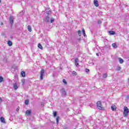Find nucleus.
Listing matches in <instances>:
<instances>
[{
  "label": "nucleus",
  "instance_id": "31",
  "mask_svg": "<svg viewBox=\"0 0 129 129\" xmlns=\"http://www.w3.org/2000/svg\"><path fill=\"white\" fill-rule=\"evenodd\" d=\"M62 82H63V83H64V84H67V82L65 79H63Z\"/></svg>",
  "mask_w": 129,
  "mask_h": 129
},
{
  "label": "nucleus",
  "instance_id": "19",
  "mask_svg": "<svg viewBox=\"0 0 129 129\" xmlns=\"http://www.w3.org/2000/svg\"><path fill=\"white\" fill-rule=\"evenodd\" d=\"M38 48H39V49H41V50L43 49V47L42 46V45L40 43L38 44Z\"/></svg>",
  "mask_w": 129,
  "mask_h": 129
},
{
  "label": "nucleus",
  "instance_id": "15",
  "mask_svg": "<svg viewBox=\"0 0 129 129\" xmlns=\"http://www.w3.org/2000/svg\"><path fill=\"white\" fill-rule=\"evenodd\" d=\"M27 29H28L29 32H32V27H31V26L28 25L27 26Z\"/></svg>",
  "mask_w": 129,
  "mask_h": 129
},
{
  "label": "nucleus",
  "instance_id": "3",
  "mask_svg": "<svg viewBox=\"0 0 129 129\" xmlns=\"http://www.w3.org/2000/svg\"><path fill=\"white\" fill-rule=\"evenodd\" d=\"M45 74V71L44 69H41L40 71V80H43V76H44V74Z\"/></svg>",
  "mask_w": 129,
  "mask_h": 129
},
{
  "label": "nucleus",
  "instance_id": "10",
  "mask_svg": "<svg viewBox=\"0 0 129 129\" xmlns=\"http://www.w3.org/2000/svg\"><path fill=\"white\" fill-rule=\"evenodd\" d=\"M108 33H109V35H115V32H114L113 31H108Z\"/></svg>",
  "mask_w": 129,
  "mask_h": 129
},
{
  "label": "nucleus",
  "instance_id": "37",
  "mask_svg": "<svg viewBox=\"0 0 129 129\" xmlns=\"http://www.w3.org/2000/svg\"><path fill=\"white\" fill-rule=\"evenodd\" d=\"M17 111H19V110H20V107H18L17 108Z\"/></svg>",
  "mask_w": 129,
  "mask_h": 129
},
{
  "label": "nucleus",
  "instance_id": "29",
  "mask_svg": "<svg viewBox=\"0 0 129 129\" xmlns=\"http://www.w3.org/2000/svg\"><path fill=\"white\" fill-rule=\"evenodd\" d=\"M78 35H79V36H81V31H80V30H79L78 31Z\"/></svg>",
  "mask_w": 129,
  "mask_h": 129
},
{
  "label": "nucleus",
  "instance_id": "41",
  "mask_svg": "<svg viewBox=\"0 0 129 129\" xmlns=\"http://www.w3.org/2000/svg\"><path fill=\"white\" fill-rule=\"evenodd\" d=\"M78 41H81V38H78Z\"/></svg>",
  "mask_w": 129,
  "mask_h": 129
},
{
  "label": "nucleus",
  "instance_id": "11",
  "mask_svg": "<svg viewBox=\"0 0 129 129\" xmlns=\"http://www.w3.org/2000/svg\"><path fill=\"white\" fill-rule=\"evenodd\" d=\"M8 45L10 46H13V42L11 40L8 41Z\"/></svg>",
  "mask_w": 129,
  "mask_h": 129
},
{
  "label": "nucleus",
  "instance_id": "12",
  "mask_svg": "<svg viewBox=\"0 0 129 129\" xmlns=\"http://www.w3.org/2000/svg\"><path fill=\"white\" fill-rule=\"evenodd\" d=\"M112 46L113 48H114V49H116V48H117V45H116V44H115V43H112Z\"/></svg>",
  "mask_w": 129,
  "mask_h": 129
},
{
  "label": "nucleus",
  "instance_id": "16",
  "mask_svg": "<svg viewBox=\"0 0 129 129\" xmlns=\"http://www.w3.org/2000/svg\"><path fill=\"white\" fill-rule=\"evenodd\" d=\"M82 33L84 37L86 36V34L85 33V30H84V28L82 29Z\"/></svg>",
  "mask_w": 129,
  "mask_h": 129
},
{
  "label": "nucleus",
  "instance_id": "9",
  "mask_svg": "<svg viewBox=\"0 0 129 129\" xmlns=\"http://www.w3.org/2000/svg\"><path fill=\"white\" fill-rule=\"evenodd\" d=\"M14 88L15 90H17V89H18V85L17 84V83H15L14 84Z\"/></svg>",
  "mask_w": 129,
  "mask_h": 129
},
{
  "label": "nucleus",
  "instance_id": "13",
  "mask_svg": "<svg viewBox=\"0 0 129 129\" xmlns=\"http://www.w3.org/2000/svg\"><path fill=\"white\" fill-rule=\"evenodd\" d=\"M118 60H119V63H120V64H122V63H123V59H122V58L119 57V58H118Z\"/></svg>",
  "mask_w": 129,
  "mask_h": 129
},
{
  "label": "nucleus",
  "instance_id": "34",
  "mask_svg": "<svg viewBox=\"0 0 129 129\" xmlns=\"http://www.w3.org/2000/svg\"><path fill=\"white\" fill-rule=\"evenodd\" d=\"M86 72H87V73H88V72H89V69H86Z\"/></svg>",
  "mask_w": 129,
  "mask_h": 129
},
{
  "label": "nucleus",
  "instance_id": "1",
  "mask_svg": "<svg viewBox=\"0 0 129 129\" xmlns=\"http://www.w3.org/2000/svg\"><path fill=\"white\" fill-rule=\"evenodd\" d=\"M123 112V115L124 117H126L128 115L129 109L127 108V107H124Z\"/></svg>",
  "mask_w": 129,
  "mask_h": 129
},
{
  "label": "nucleus",
  "instance_id": "42",
  "mask_svg": "<svg viewBox=\"0 0 129 129\" xmlns=\"http://www.w3.org/2000/svg\"><path fill=\"white\" fill-rule=\"evenodd\" d=\"M96 55H97V56H99V53H96Z\"/></svg>",
  "mask_w": 129,
  "mask_h": 129
},
{
  "label": "nucleus",
  "instance_id": "25",
  "mask_svg": "<svg viewBox=\"0 0 129 129\" xmlns=\"http://www.w3.org/2000/svg\"><path fill=\"white\" fill-rule=\"evenodd\" d=\"M103 78H106V77H107V74H104L103 75Z\"/></svg>",
  "mask_w": 129,
  "mask_h": 129
},
{
  "label": "nucleus",
  "instance_id": "40",
  "mask_svg": "<svg viewBox=\"0 0 129 129\" xmlns=\"http://www.w3.org/2000/svg\"><path fill=\"white\" fill-rule=\"evenodd\" d=\"M109 47H110V46H107L106 45V46H105V48H109Z\"/></svg>",
  "mask_w": 129,
  "mask_h": 129
},
{
  "label": "nucleus",
  "instance_id": "8",
  "mask_svg": "<svg viewBox=\"0 0 129 129\" xmlns=\"http://www.w3.org/2000/svg\"><path fill=\"white\" fill-rule=\"evenodd\" d=\"M21 75L22 77H25L26 76V73L24 71L21 72Z\"/></svg>",
  "mask_w": 129,
  "mask_h": 129
},
{
  "label": "nucleus",
  "instance_id": "20",
  "mask_svg": "<svg viewBox=\"0 0 129 129\" xmlns=\"http://www.w3.org/2000/svg\"><path fill=\"white\" fill-rule=\"evenodd\" d=\"M72 75L73 76H76V75H77V73L75 71H73Z\"/></svg>",
  "mask_w": 129,
  "mask_h": 129
},
{
  "label": "nucleus",
  "instance_id": "23",
  "mask_svg": "<svg viewBox=\"0 0 129 129\" xmlns=\"http://www.w3.org/2000/svg\"><path fill=\"white\" fill-rule=\"evenodd\" d=\"M25 82H26V81L25 80V79L22 80V85L23 86H24V85H25Z\"/></svg>",
  "mask_w": 129,
  "mask_h": 129
},
{
  "label": "nucleus",
  "instance_id": "35",
  "mask_svg": "<svg viewBox=\"0 0 129 129\" xmlns=\"http://www.w3.org/2000/svg\"><path fill=\"white\" fill-rule=\"evenodd\" d=\"M98 24H101V21L100 20L98 21Z\"/></svg>",
  "mask_w": 129,
  "mask_h": 129
},
{
  "label": "nucleus",
  "instance_id": "30",
  "mask_svg": "<svg viewBox=\"0 0 129 129\" xmlns=\"http://www.w3.org/2000/svg\"><path fill=\"white\" fill-rule=\"evenodd\" d=\"M53 116H54V117L57 116V112H53Z\"/></svg>",
  "mask_w": 129,
  "mask_h": 129
},
{
  "label": "nucleus",
  "instance_id": "2",
  "mask_svg": "<svg viewBox=\"0 0 129 129\" xmlns=\"http://www.w3.org/2000/svg\"><path fill=\"white\" fill-rule=\"evenodd\" d=\"M97 107L100 110H104V108L101 106V102L98 101L96 103Z\"/></svg>",
  "mask_w": 129,
  "mask_h": 129
},
{
  "label": "nucleus",
  "instance_id": "24",
  "mask_svg": "<svg viewBox=\"0 0 129 129\" xmlns=\"http://www.w3.org/2000/svg\"><path fill=\"white\" fill-rule=\"evenodd\" d=\"M25 104L26 105H28V104H29V100H25Z\"/></svg>",
  "mask_w": 129,
  "mask_h": 129
},
{
  "label": "nucleus",
  "instance_id": "26",
  "mask_svg": "<svg viewBox=\"0 0 129 129\" xmlns=\"http://www.w3.org/2000/svg\"><path fill=\"white\" fill-rule=\"evenodd\" d=\"M4 81V78L3 77L0 76V82H3Z\"/></svg>",
  "mask_w": 129,
  "mask_h": 129
},
{
  "label": "nucleus",
  "instance_id": "39",
  "mask_svg": "<svg viewBox=\"0 0 129 129\" xmlns=\"http://www.w3.org/2000/svg\"><path fill=\"white\" fill-rule=\"evenodd\" d=\"M126 98H127V99H129V95H128L126 96Z\"/></svg>",
  "mask_w": 129,
  "mask_h": 129
},
{
  "label": "nucleus",
  "instance_id": "21",
  "mask_svg": "<svg viewBox=\"0 0 129 129\" xmlns=\"http://www.w3.org/2000/svg\"><path fill=\"white\" fill-rule=\"evenodd\" d=\"M59 119H60V117H57L56 120V123L58 124V123H59Z\"/></svg>",
  "mask_w": 129,
  "mask_h": 129
},
{
  "label": "nucleus",
  "instance_id": "38",
  "mask_svg": "<svg viewBox=\"0 0 129 129\" xmlns=\"http://www.w3.org/2000/svg\"><path fill=\"white\" fill-rule=\"evenodd\" d=\"M2 101H3V99H2V98L0 97V102H2Z\"/></svg>",
  "mask_w": 129,
  "mask_h": 129
},
{
  "label": "nucleus",
  "instance_id": "14",
  "mask_svg": "<svg viewBox=\"0 0 129 129\" xmlns=\"http://www.w3.org/2000/svg\"><path fill=\"white\" fill-rule=\"evenodd\" d=\"M45 22H47V23L50 22V17L48 16H47L45 18Z\"/></svg>",
  "mask_w": 129,
  "mask_h": 129
},
{
  "label": "nucleus",
  "instance_id": "5",
  "mask_svg": "<svg viewBox=\"0 0 129 129\" xmlns=\"http://www.w3.org/2000/svg\"><path fill=\"white\" fill-rule=\"evenodd\" d=\"M9 21L10 22L11 25H13V24H14V17L13 16H10Z\"/></svg>",
  "mask_w": 129,
  "mask_h": 129
},
{
  "label": "nucleus",
  "instance_id": "4",
  "mask_svg": "<svg viewBox=\"0 0 129 129\" xmlns=\"http://www.w3.org/2000/svg\"><path fill=\"white\" fill-rule=\"evenodd\" d=\"M60 93L62 96H66V91H65V89H61L60 90Z\"/></svg>",
  "mask_w": 129,
  "mask_h": 129
},
{
  "label": "nucleus",
  "instance_id": "22",
  "mask_svg": "<svg viewBox=\"0 0 129 129\" xmlns=\"http://www.w3.org/2000/svg\"><path fill=\"white\" fill-rule=\"evenodd\" d=\"M52 14V12H51V10H49L48 12H47V14L48 16H50Z\"/></svg>",
  "mask_w": 129,
  "mask_h": 129
},
{
  "label": "nucleus",
  "instance_id": "28",
  "mask_svg": "<svg viewBox=\"0 0 129 129\" xmlns=\"http://www.w3.org/2000/svg\"><path fill=\"white\" fill-rule=\"evenodd\" d=\"M75 63H78V58L76 57L75 59Z\"/></svg>",
  "mask_w": 129,
  "mask_h": 129
},
{
  "label": "nucleus",
  "instance_id": "36",
  "mask_svg": "<svg viewBox=\"0 0 129 129\" xmlns=\"http://www.w3.org/2000/svg\"><path fill=\"white\" fill-rule=\"evenodd\" d=\"M76 63V66L77 67L79 65V63L78 62H75Z\"/></svg>",
  "mask_w": 129,
  "mask_h": 129
},
{
  "label": "nucleus",
  "instance_id": "44",
  "mask_svg": "<svg viewBox=\"0 0 129 129\" xmlns=\"http://www.w3.org/2000/svg\"><path fill=\"white\" fill-rule=\"evenodd\" d=\"M93 104H91V105L90 106H93Z\"/></svg>",
  "mask_w": 129,
  "mask_h": 129
},
{
  "label": "nucleus",
  "instance_id": "6",
  "mask_svg": "<svg viewBox=\"0 0 129 129\" xmlns=\"http://www.w3.org/2000/svg\"><path fill=\"white\" fill-rule=\"evenodd\" d=\"M0 120L3 123H6V120H5V118L4 117H1Z\"/></svg>",
  "mask_w": 129,
  "mask_h": 129
},
{
  "label": "nucleus",
  "instance_id": "32",
  "mask_svg": "<svg viewBox=\"0 0 129 129\" xmlns=\"http://www.w3.org/2000/svg\"><path fill=\"white\" fill-rule=\"evenodd\" d=\"M117 71H119V70H120V67H117Z\"/></svg>",
  "mask_w": 129,
  "mask_h": 129
},
{
  "label": "nucleus",
  "instance_id": "33",
  "mask_svg": "<svg viewBox=\"0 0 129 129\" xmlns=\"http://www.w3.org/2000/svg\"><path fill=\"white\" fill-rule=\"evenodd\" d=\"M1 35H2V36H6V33H4V32H2V33H1Z\"/></svg>",
  "mask_w": 129,
  "mask_h": 129
},
{
  "label": "nucleus",
  "instance_id": "17",
  "mask_svg": "<svg viewBox=\"0 0 129 129\" xmlns=\"http://www.w3.org/2000/svg\"><path fill=\"white\" fill-rule=\"evenodd\" d=\"M111 108L113 111L116 110V108L115 107V106H112L111 107Z\"/></svg>",
  "mask_w": 129,
  "mask_h": 129
},
{
  "label": "nucleus",
  "instance_id": "43",
  "mask_svg": "<svg viewBox=\"0 0 129 129\" xmlns=\"http://www.w3.org/2000/svg\"><path fill=\"white\" fill-rule=\"evenodd\" d=\"M1 3H2V0H0V4H1Z\"/></svg>",
  "mask_w": 129,
  "mask_h": 129
},
{
  "label": "nucleus",
  "instance_id": "18",
  "mask_svg": "<svg viewBox=\"0 0 129 129\" xmlns=\"http://www.w3.org/2000/svg\"><path fill=\"white\" fill-rule=\"evenodd\" d=\"M26 114H27V115H30V114H31V110H27L26 112Z\"/></svg>",
  "mask_w": 129,
  "mask_h": 129
},
{
  "label": "nucleus",
  "instance_id": "7",
  "mask_svg": "<svg viewBox=\"0 0 129 129\" xmlns=\"http://www.w3.org/2000/svg\"><path fill=\"white\" fill-rule=\"evenodd\" d=\"M94 4L95 7H98V1H97V0H94Z\"/></svg>",
  "mask_w": 129,
  "mask_h": 129
},
{
  "label": "nucleus",
  "instance_id": "27",
  "mask_svg": "<svg viewBox=\"0 0 129 129\" xmlns=\"http://www.w3.org/2000/svg\"><path fill=\"white\" fill-rule=\"evenodd\" d=\"M54 19L53 18H51L50 19V23H54Z\"/></svg>",
  "mask_w": 129,
  "mask_h": 129
}]
</instances>
